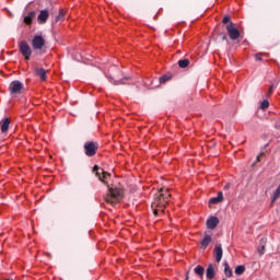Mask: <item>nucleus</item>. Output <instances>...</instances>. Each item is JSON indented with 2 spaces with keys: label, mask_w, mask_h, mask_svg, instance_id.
<instances>
[{
  "label": "nucleus",
  "mask_w": 280,
  "mask_h": 280,
  "mask_svg": "<svg viewBox=\"0 0 280 280\" xmlns=\"http://www.w3.org/2000/svg\"><path fill=\"white\" fill-rule=\"evenodd\" d=\"M223 280H226V279H223Z\"/></svg>",
  "instance_id": "nucleus-34"
},
{
  "label": "nucleus",
  "mask_w": 280,
  "mask_h": 280,
  "mask_svg": "<svg viewBox=\"0 0 280 280\" xmlns=\"http://www.w3.org/2000/svg\"><path fill=\"white\" fill-rule=\"evenodd\" d=\"M59 21H65V10L63 9L59 10V13L55 19V23H58Z\"/></svg>",
  "instance_id": "nucleus-22"
},
{
  "label": "nucleus",
  "mask_w": 280,
  "mask_h": 280,
  "mask_svg": "<svg viewBox=\"0 0 280 280\" xmlns=\"http://www.w3.org/2000/svg\"><path fill=\"white\" fill-rule=\"evenodd\" d=\"M172 195L170 194V189L162 188L160 189L159 196L155 198L153 203L151 205L153 209V215H159V213H165V205L170 202Z\"/></svg>",
  "instance_id": "nucleus-1"
},
{
  "label": "nucleus",
  "mask_w": 280,
  "mask_h": 280,
  "mask_svg": "<svg viewBox=\"0 0 280 280\" xmlns=\"http://www.w3.org/2000/svg\"><path fill=\"white\" fill-rule=\"evenodd\" d=\"M168 80H172V75L164 74L160 78V84H165V82H168Z\"/></svg>",
  "instance_id": "nucleus-24"
},
{
  "label": "nucleus",
  "mask_w": 280,
  "mask_h": 280,
  "mask_svg": "<svg viewBox=\"0 0 280 280\" xmlns=\"http://www.w3.org/2000/svg\"><path fill=\"white\" fill-rule=\"evenodd\" d=\"M231 187L229 184L225 185L224 189H229Z\"/></svg>",
  "instance_id": "nucleus-33"
},
{
  "label": "nucleus",
  "mask_w": 280,
  "mask_h": 280,
  "mask_svg": "<svg viewBox=\"0 0 280 280\" xmlns=\"http://www.w3.org/2000/svg\"><path fill=\"white\" fill-rule=\"evenodd\" d=\"M261 56H264L262 54H256V60H261Z\"/></svg>",
  "instance_id": "nucleus-30"
},
{
  "label": "nucleus",
  "mask_w": 280,
  "mask_h": 280,
  "mask_svg": "<svg viewBox=\"0 0 280 280\" xmlns=\"http://www.w3.org/2000/svg\"><path fill=\"white\" fill-rule=\"evenodd\" d=\"M124 198V189L121 188H109L107 195L105 196V202L107 205H112L115 207V205L121 202Z\"/></svg>",
  "instance_id": "nucleus-2"
},
{
  "label": "nucleus",
  "mask_w": 280,
  "mask_h": 280,
  "mask_svg": "<svg viewBox=\"0 0 280 280\" xmlns=\"http://www.w3.org/2000/svg\"><path fill=\"white\" fill-rule=\"evenodd\" d=\"M206 277L207 279H215V269L213 268V265L210 264L207 268V271H206Z\"/></svg>",
  "instance_id": "nucleus-13"
},
{
  "label": "nucleus",
  "mask_w": 280,
  "mask_h": 280,
  "mask_svg": "<svg viewBox=\"0 0 280 280\" xmlns=\"http://www.w3.org/2000/svg\"><path fill=\"white\" fill-rule=\"evenodd\" d=\"M84 154L88 156H95L97 150H100V143L97 141H86L83 145Z\"/></svg>",
  "instance_id": "nucleus-3"
},
{
  "label": "nucleus",
  "mask_w": 280,
  "mask_h": 280,
  "mask_svg": "<svg viewBox=\"0 0 280 280\" xmlns=\"http://www.w3.org/2000/svg\"><path fill=\"white\" fill-rule=\"evenodd\" d=\"M223 266H224V275H225V277H229V278L233 277V270L231 269V266H229V262L225 261L223 264Z\"/></svg>",
  "instance_id": "nucleus-18"
},
{
  "label": "nucleus",
  "mask_w": 280,
  "mask_h": 280,
  "mask_svg": "<svg viewBox=\"0 0 280 280\" xmlns=\"http://www.w3.org/2000/svg\"><path fill=\"white\" fill-rule=\"evenodd\" d=\"M185 280H189V272L186 273V279Z\"/></svg>",
  "instance_id": "nucleus-32"
},
{
  "label": "nucleus",
  "mask_w": 280,
  "mask_h": 280,
  "mask_svg": "<svg viewBox=\"0 0 280 280\" xmlns=\"http://www.w3.org/2000/svg\"><path fill=\"white\" fill-rule=\"evenodd\" d=\"M34 71H35V75H37L38 78H40V80H42L43 82H45V80H47V71L45 70V68H38V67H36V68L34 69Z\"/></svg>",
  "instance_id": "nucleus-11"
},
{
  "label": "nucleus",
  "mask_w": 280,
  "mask_h": 280,
  "mask_svg": "<svg viewBox=\"0 0 280 280\" xmlns=\"http://www.w3.org/2000/svg\"><path fill=\"white\" fill-rule=\"evenodd\" d=\"M222 200H224V196L222 191H219L217 197L210 199V205H218L222 202Z\"/></svg>",
  "instance_id": "nucleus-16"
},
{
  "label": "nucleus",
  "mask_w": 280,
  "mask_h": 280,
  "mask_svg": "<svg viewBox=\"0 0 280 280\" xmlns=\"http://www.w3.org/2000/svg\"><path fill=\"white\" fill-rule=\"evenodd\" d=\"M211 241H212L211 236L206 235L205 238L201 241V248L205 250L207 246L211 244Z\"/></svg>",
  "instance_id": "nucleus-17"
},
{
  "label": "nucleus",
  "mask_w": 280,
  "mask_h": 280,
  "mask_svg": "<svg viewBox=\"0 0 280 280\" xmlns=\"http://www.w3.org/2000/svg\"><path fill=\"white\" fill-rule=\"evenodd\" d=\"M33 49H43L45 47V38L42 35H36L32 40Z\"/></svg>",
  "instance_id": "nucleus-8"
},
{
  "label": "nucleus",
  "mask_w": 280,
  "mask_h": 280,
  "mask_svg": "<svg viewBox=\"0 0 280 280\" xmlns=\"http://www.w3.org/2000/svg\"><path fill=\"white\" fill-rule=\"evenodd\" d=\"M219 36H220L221 40H226V43H229V37H226V34L221 33V34H219Z\"/></svg>",
  "instance_id": "nucleus-28"
},
{
  "label": "nucleus",
  "mask_w": 280,
  "mask_h": 280,
  "mask_svg": "<svg viewBox=\"0 0 280 280\" xmlns=\"http://www.w3.org/2000/svg\"><path fill=\"white\" fill-rule=\"evenodd\" d=\"M222 255H224V252L222 250V245H217L214 247V257H215V261L218 264H220V261H222Z\"/></svg>",
  "instance_id": "nucleus-12"
},
{
  "label": "nucleus",
  "mask_w": 280,
  "mask_h": 280,
  "mask_svg": "<svg viewBox=\"0 0 280 280\" xmlns=\"http://www.w3.org/2000/svg\"><path fill=\"white\" fill-rule=\"evenodd\" d=\"M48 19H49V10H47V9L42 10L37 16V21H38L39 25H45V23H47Z\"/></svg>",
  "instance_id": "nucleus-9"
},
{
  "label": "nucleus",
  "mask_w": 280,
  "mask_h": 280,
  "mask_svg": "<svg viewBox=\"0 0 280 280\" xmlns=\"http://www.w3.org/2000/svg\"><path fill=\"white\" fill-rule=\"evenodd\" d=\"M34 16H36L35 11H31L26 16H24L25 25H32V21H34Z\"/></svg>",
  "instance_id": "nucleus-14"
},
{
  "label": "nucleus",
  "mask_w": 280,
  "mask_h": 280,
  "mask_svg": "<svg viewBox=\"0 0 280 280\" xmlns=\"http://www.w3.org/2000/svg\"><path fill=\"white\" fill-rule=\"evenodd\" d=\"M268 106H270V103L267 100L262 101L260 104L261 110H266V108H268Z\"/></svg>",
  "instance_id": "nucleus-26"
},
{
  "label": "nucleus",
  "mask_w": 280,
  "mask_h": 280,
  "mask_svg": "<svg viewBox=\"0 0 280 280\" xmlns=\"http://www.w3.org/2000/svg\"><path fill=\"white\" fill-rule=\"evenodd\" d=\"M275 91V84H271L269 88L268 93L266 94V97H270V95H272V92Z\"/></svg>",
  "instance_id": "nucleus-27"
},
{
  "label": "nucleus",
  "mask_w": 280,
  "mask_h": 280,
  "mask_svg": "<svg viewBox=\"0 0 280 280\" xmlns=\"http://www.w3.org/2000/svg\"><path fill=\"white\" fill-rule=\"evenodd\" d=\"M265 250H266V246H264V245L260 246V247L258 248L259 255H264Z\"/></svg>",
  "instance_id": "nucleus-29"
},
{
  "label": "nucleus",
  "mask_w": 280,
  "mask_h": 280,
  "mask_svg": "<svg viewBox=\"0 0 280 280\" xmlns=\"http://www.w3.org/2000/svg\"><path fill=\"white\" fill-rule=\"evenodd\" d=\"M222 23L223 25H230L233 22L231 21V16L226 15L223 18Z\"/></svg>",
  "instance_id": "nucleus-25"
},
{
  "label": "nucleus",
  "mask_w": 280,
  "mask_h": 280,
  "mask_svg": "<svg viewBox=\"0 0 280 280\" xmlns=\"http://www.w3.org/2000/svg\"><path fill=\"white\" fill-rule=\"evenodd\" d=\"M207 228L213 231L220 224V219L218 217H211L210 219L207 220L206 222Z\"/></svg>",
  "instance_id": "nucleus-10"
},
{
  "label": "nucleus",
  "mask_w": 280,
  "mask_h": 280,
  "mask_svg": "<svg viewBox=\"0 0 280 280\" xmlns=\"http://www.w3.org/2000/svg\"><path fill=\"white\" fill-rule=\"evenodd\" d=\"M23 89H24L23 82H21L19 80L12 81L9 86V91H10L11 95H20V93Z\"/></svg>",
  "instance_id": "nucleus-7"
},
{
  "label": "nucleus",
  "mask_w": 280,
  "mask_h": 280,
  "mask_svg": "<svg viewBox=\"0 0 280 280\" xmlns=\"http://www.w3.org/2000/svg\"><path fill=\"white\" fill-rule=\"evenodd\" d=\"M225 30L231 40H237V38H240V30H237V25L235 23L230 22V24L225 26Z\"/></svg>",
  "instance_id": "nucleus-5"
},
{
  "label": "nucleus",
  "mask_w": 280,
  "mask_h": 280,
  "mask_svg": "<svg viewBox=\"0 0 280 280\" xmlns=\"http://www.w3.org/2000/svg\"><path fill=\"white\" fill-rule=\"evenodd\" d=\"M261 156H264V153H261L260 155L257 156V161H261Z\"/></svg>",
  "instance_id": "nucleus-31"
},
{
  "label": "nucleus",
  "mask_w": 280,
  "mask_h": 280,
  "mask_svg": "<svg viewBox=\"0 0 280 280\" xmlns=\"http://www.w3.org/2000/svg\"><path fill=\"white\" fill-rule=\"evenodd\" d=\"M234 272L240 277L243 272H246V267H244V265H240L235 268Z\"/></svg>",
  "instance_id": "nucleus-21"
},
{
  "label": "nucleus",
  "mask_w": 280,
  "mask_h": 280,
  "mask_svg": "<svg viewBox=\"0 0 280 280\" xmlns=\"http://www.w3.org/2000/svg\"><path fill=\"white\" fill-rule=\"evenodd\" d=\"M195 273L198 275V277H203L205 276V268L202 266H197L195 268Z\"/></svg>",
  "instance_id": "nucleus-23"
},
{
  "label": "nucleus",
  "mask_w": 280,
  "mask_h": 280,
  "mask_svg": "<svg viewBox=\"0 0 280 280\" xmlns=\"http://www.w3.org/2000/svg\"><path fill=\"white\" fill-rule=\"evenodd\" d=\"M131 78L130 77H126L121 80H113V78L109 79V82H112V84H114L115 86H119V84H126V82L130 81Z\"/></svg>",
  "instance_id": "nucleus-15"
},
{
  "label": "nucleus",
  "mask_w": 280,
  "mask_h": 280,
  "mask_svg": "<svg viewBox=\"0 0 280 280\" xmlns=\"http://www.w3.org/2000/svg\"><path fill=\"white\" fill-rule=\"evenodd\" d=\"M190 65L189 59H182L178 61V67L180 69H187V66Z\"/></svg>",
  "instance_id": "nucleus-20"
},
{
  "label": "nucleus",
  "mask_w": 280,
  "mask_h": 280,
  "mask_svg": "<svg viewBox=\"0 0 280 280\" xmlns=\"http://www.w3.org/2000/svg\"><path fill=\"white\" fill-rule=\"evenodd\" d=\"M93 172L95 173L96 178L101 180V183L105 184L108 187V178H110V173L100 168V166L94 165Z\"/></svg>",
  "instance_id": "nucleus-4"
},
{
  "label": "nucleus",
  "mask_w": 280,
  "mask_h": 280,
  "mask_svg": "<svg viewBox=\"0 0 280 280\" xmlns=\"http://www.w3.org/2000/svg\"><path fill=\"white\" fill-rule=\"evenodd\" d=\"M20 47V54L25 58V60H30L32 58V48L30 47V44H27L26 40H22L19 44Z\"/></svg>",
  "instance_id": "nucleus-6"
},
{
  "label": "nucleus",
  "mask_w": 280,
  "mask_h": 280,
  "mask_svg": "<svg viewBox=\"0 0 280 280\" xmlns=\"http://www.w3.org/2000/svg\"><path fill=\"white\" fill-rule=\"evenodd\" d=\"M10 128V118H5L1 125V132H5Z\"/></svg>",
  "instance_id": "nucleus-19"
}]
</instances>
